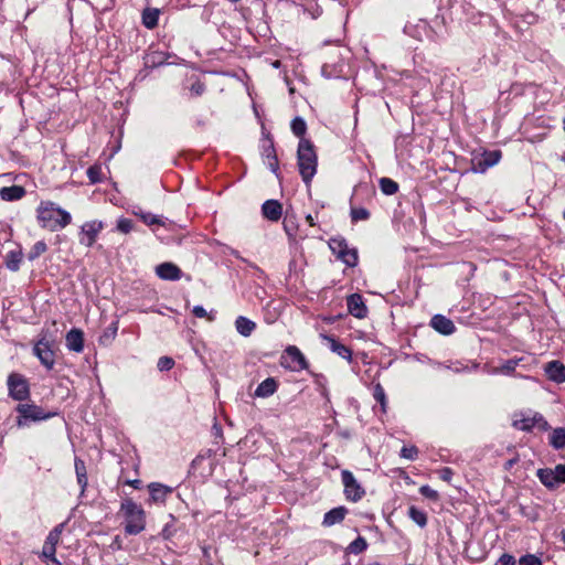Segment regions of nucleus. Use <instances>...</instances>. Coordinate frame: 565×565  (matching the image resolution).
Instances as JSON below:
<instances>
[{"label":"nucleus","instance_id":"nucleus-49","mask_svg":"<svg viewBox=\"0 0 565 565\" xmlns=\"http://www.w3.org/2000/svg\"><path fill=\"white\" fill-rule=\"evenodd\" d=\"M512 425L521 430H529L530 429V419L526 417H522L521 419L513 418Z\"/></svg>","mask_w":565,"mask_h":565},{"label":"nucleus","instance_id":"nucleus-36","mask_svg":"<svg viewBox=\"0 0 565 565\" xmlns=\"http://www.w3.org/2000/svg\"><path fill=\"white\" fill-rule=\"evenodd\" d=\"M291 130L297 137H302L307 130L306 121L300 117H296L291 121Z\"/></svg>","mask_w":565,"mask_h":565},{"label":"nucleus","instance_id":"nucleus-55","mask_svg":"<svg viewBox=\"0 0 565 565\" xmlns=\"http://www.w3.org/2000/svg\"><path fill=\"white\" fill-rule=\"evenodd\" d=\"M306 221H307V223H308L310 226H316L315 218H313V216H312L311 214H308V215L306 216Z\"/></svg>","mask_w":565,"mask_h":565},{"label":"nucleus","instance_id":"nucleus-7","mask_svg":"<svg viewBox=\"0 0 565 565\" xmlns=\"http://www.w3.org/2000/svg\"><path fill=\"white\" fill-rule=\"evenodd\" d=\"M537 477L546 488L555 489L565 483V465H557L554 469H539Z\"/></svg>","mask_w":565,"mask_h":565},{"label":"nucleus","instance_id":"nucleus-10","mask_svg":"<svg viewBox=\"0 0 565 565\" xmlns=\"http://www.w3.org/2000/svg\"><path fill=\"white\" fill-rule=\"evenodd\" d=\"M501 159L500 150L484 151L472 159V169L475 172L483 173L489 168L495 166Z\"/></svg>","mask_w":565,"mask_h":565},{"label":"nucleus","instance_id":"nucleus-60","mask_svg":"<svg viewBox=\"0 0 565 565\" xmlns=\"http://www.w3.org/2000/svg\"><path fill=\"white\" fill-rule=\"evenodd\" d=\"M113 544H116L118 546V548L120 547V539L118 536H116L115 541Z\"/></svg>","mask_w":565,"mask_h":565},{"label":"nucleus","instance_id":"nucleus-57","mask_svg":"<svg viewBox=\"0 0 565 565\" xmlns=\"http://www.w3.org/2000/svg\"><path fill=\"white\" fill-rule=\"evenodd\" d=\"M417 28L423 29L424 32H427V22L420 21V23L417 25Z\"/></svg>","mask_w":565,"mask_h":565},{"label":"nucleus","instance_id":"nucleus-21","mask_svg":"<svg viewBox=\"0 0 565 565\" xmlns=\"http://www.w3.org/2000/svg\"><path fill=\"white\" fill-rule=\"evenodd\" d=\"M348 510L344 507H338L324 514L322 524L324 526H332L340 523L347 515Z\"/></svg>","mask_w":565,"mask_h":565},{"label":"nucleus","instance_id":"nucleus-33","mask_svg":"<svg viewBox=\"0 0 565 565\" xmlns=\"http://www.w3.org/2000/svg\"><path fill=\"white\" fill-rule=\"evenodd\" d=\"M373 397L376 402L380 403L382 412L385 413L386 406H387V399H386L385 391L380 383L374 384Z\"/></svg>","mask_w":565,"mask_h":565},{"label":"nucleus","instance_id":"nucleus-16","mask_svg":"<svg viewBox=\"0 0 565 565\" xmlns=\"http://www.w3.org/2000/svg\"><path fill=\"white\" fill-rule=\"evenodd\" d=\"M544 372L546 377L553 382H565V365L559 361L547 362L544 365Z\"/></svg>","mask_w":565,"mask_h":565},{"label":"nucleus","instance_id":"nucleus-17","mask_svg":"<svg viewBox=\"0 0 565 565\" xmlns=\"http://www.w3.org/2000/svg\"><path fill=\"white\" fill-rule=\"evenodd\" d=\"M321 339L328 344L329 349L347 361L352 360V351L344 344L337 341L332 335L321 334Z\"/></svg>","mask_w":565,"mask_h":565},{"label":"nucleus","instance_id":"nucleus-8","mask_svg":"<svg viewBox=\"0 0 565 565\" xmlns=\"http://www.w3.org/2000/svg\"><path fill=\"white\" fill-rule=\"evenodd\" d=\"M342 483L344 486V494L345 498L352 502H356L363 498L365 494L364 489L356 481L353 473L349 470H343L341 472Z\"/></svg>","mask_w":565,"mask_h":565},{"label":"nucleus","instance_id":"nucleus-29","mask_svg":"<svg viewBox=\"0 0 565 565\" xmlns=\"http://www.w3.org/2000/svg\"><path fill=\"white\" fill-rule=\"evenodd\" d=\"M160 11L158 9H146L142 12V23L148 29H153L158 24Z\"/></svg>","mask_w":565,"mask_h":565},{"label":"nucleus","instance_id":"nucleus-19","mask_svg":"<svg viewBox=\"0 0 565 565\" xmlns=\"http://www.w3.org/2000/svg\"><path fill=\"white\" fill-rule=\"evenodd\" d=\"M263 215L273 222H277L282 214V206L276 200H267L262 206Z\"/></svg>","mask_w":565,"mask_h":565},{"label":"nucleus","instance_id":"nucleus-54","mask_svg":"<svg viewBox=\"0 0 565 565\" xmlns=\"http://www.w3.org/2000/svg\"><path fill=\"white\" fill-rule=\"evenodd\" d=\"M520 565H530V554H525L520 558Z\"/></svg>","mask_w":565,"mask_h":565},{"label":"nucleus","instance_id":"nucleus-35","mask_svg":"<svg viewBox=\"0 0 565 565\" xmlns=\"http://www.w3.org/2000/svg\"><path fill=\"white\" fill-rule=\"evenodd\" d=\"M46 249H47V246H46L45 242L39 241L30 249V252L28 254V258L30 260H34L38 257H40L43 253H45Z\"/></svg>","mask_w":565,"mask_h":565},{"label":"nucleus","instance_id":"nucleus-15","mask_svg":"<svg viewBox=\"0 0 565 565\" xmlns=\"http://www.w3.org/2000/svg\"><path fill=\"white\" fill-rule=\"evenodd\" d=\"M66 347L70 351L81 353L84 350V332L81 329H71L65 337Z\"/></svg>","mask_w":565,"mask_h":565},{"label":"nucleus","instance_id":"nucleus-46","mask_svg":"<svg viewBox=\"0 0 565 565\" xmlns=\"http://www.w3.org/2000/svg\"><path fill=\"white\" fill-rule=\"evenodd\" d=\"M118 326L117 322L111 323L106 331L104 332L103 337L100 338V341L104 343L106 340L111 341L115 339L117 334Z\"/></svg>","mask_w":565,"mask_h":565},{"label":"nucleus","instance_id":"nucleus-40","mask_svg":"<svg viewBox=\"0 0 565 565\" xmlns=\"http://www.w3.org/2000/svg\"><path fill=\"white\" fill-rule=\"evenodd\" d=\"M366 541L363 537L359 536L358 539L350 543L349 551L353 554H359L363 552L366 548Z\"/></svg>","mask_w":565,"mask_h":565},{"label":"nucleus","instance_id":"nucleus-20","mask_svg":"<svg viewBox=\"0 0 565 565\" xmlns=\"http://www.w3.org/2000/svg\"><path fill=\"white\" fill-rule=\"evenodd\" d=\"M278 388V383L274 377H267L256 388L254 395L256 397L266 398L271 396Z\"/></svg>","mask_w":565,"mask_h":565},{"label":"nucleus","instance_id":"nucleus-50","mask_svg":"<svg viewBox=\"0 0 565 565\" xmlns=\"http://www.w3.org/2000/svg\"><path fill=\"white\" fill-rule=\"evenodd\" d=\"M193 315L198 318H207L210 321L214 320V316L209 315L202 306H195L192 310Z\"/></svg>","mask_w":565,"mask_h":565},{"label":"nucleus","instance_id":"nucleus-43","mask_svg":"<svg viewBox=\"0 0 565 565\" xmlns=\"http://www.w3.org/2000/svg\"><path fill=\"white\" fill-rule=\"evenodd\" d=\"M132 228L134 222L131 220L122 217L117 221V230L120 233L128 234L132 231Z\"/></svg>","mask_w":565,"mask_h":565},{"label":"nucleus","instance_id":"nucleus-24","mask_svg":"<svg viewBox=\"0 0 565 565\" xmlns=\"http://www.w3.org/2000/svg\"><path fill=\"white\" fill-rule=\"evenodd\" d=\"M25 194V190L19 185L4 186L0 190V195L6 201L20 200Z\"/></svg>","mask_w":565,"mask_h":565},{"label":"nucleus","instance_id":"nucleus-22","mask_svg":"<svg viewBox=\"0 0 565 565\" xmlns=\"http://www.w3.org/2000/svg\"><path fill=\"white\" fill-rule=\"evenodd\" d=\"M149 492L153 502H163L168 494L172 492V489L161 483H150Z\"/></svg>","mask_w":565,"mask_h":565},{"label":"nucleus","instance_id":"nucleus-23","mask_svg":"<svg viewBox=\"0 0 565 565\" xmlns=\"http://www.w3.org/2000/svg\"><path fill=\"white\" fill-rule=\"evenodd\" d=\"M236 331L243 337H249L256 329V323L250 319L239 316L235 320Z\"/></svg>","mask_w":565,"mask_h":565},{"label":"nucleus","instance_id":"nucleus-6","mask_svg":"<svg viewBox=\"0 0 565 565\" xmlns=\"http://www.w3.org/2000/svg\"><path fill=\"white\" fill-rule=\"evenodd\" d=\"M9 396L14 401H25L30 397V386L26 379L18 373H11L8 376Z\"/></svg>","mask_w":565,"mask_h":565},{"label":"nucleus","instance_id":"nucleus-11","mask_svg":"<svg viewBox=\"0 0 565 565\" xmlns=\"http://www.w3.org/2000/svg\"><path fill=\"white\" fill-rule=\"evenodd\" d=\"M103 228L104 224L100 221H90L84 223L81 227L79 243L87 247L93 246Z\"/></svg>","mask_w":565,"mask_h":565},{"label":"nucleus","instance_id":"nucleus-61","mask_svg":"<svg viewBox=\"0 0 565 565\" xmlns=\"http://www.w3.org/2000/svg\"><path fill=\"white\" fill-rule=\"evenodd\" d=\"M278 65H279V61H276V62L274 63V66H275V67H278Z\"/></svg>","mask_w":565,"mask_h":565},{"label":"nucleus","instance_id":"nucleus-56","mask_svg":"<svg viewBox=\"0 0 565 565\" xmlns=\"http://www.w3.org/2000/svg\"><path fill=\"white\" fill-rule=\"evenodd\" d=\"M532 565H542V562L539 557L532 555Z\"/></svg>","mask_w":565,"mask_h":565},{"label":"nucleus","instance_id":"nucleus-2","mask_svg":"<svg viewBox=\"0 0 565 565\" xmlns=\"http://www.w3.org/2000/svg\"><path fill=\"white\" fill-rule=\"evenodd\" d=\"M297 163L299 173L306 185H309L317 172L318 157L312 142L301 138L297 150Z\"/></svg>","mask_w":565,"mask_h":565},{"label":"nucleus","instance_id":"nucleus-13","mask_svg":"<svg viewBox=\"0 0 565 565\" xmlns=\"http://www.w3.org/2000/svg\"><path fill=\"white\" fill-rule=\"evenodd\" d=\"M156 274L163 280L175 281L182 276L181 269L173 263L166 262L156 267Z\"/></svg>","mask_w":565,"mask_h":565},{"label":"nucleus","instance_id":"nucleus-32","mask_svg":"<svg viewBox=\"0 0 565 565\" xmlns=\"http://www.w3.org/2000/svg\"><path fill=\"white\" fill-rule=\"evenodd\" d=\"M380 189L384 194L393 195L398 191V184L390 178H381Z\"/></svg>","mask_w":565,"mask_h":565},{"label":"nucleus","instance_id":"nucleus-47","mask_svg":"<svg viewBox=\"0 0 565 565\" xmlns=\"http://www.w3.org/2000/svg\"><path fill=\"white\" fill-rule=\"evenodd\" d=\"M419 492L422 495H424L427 499L437 501L439 499L438 492L430 488L429 486L425 484L419 488Z\"/></svg>","mask_w":565,"mask_h":565},{"label":"nucleus","instance_id":"nucleus-51","mask_svg":"<svg viewBox=\"0 0 565 565\" xmlns=\"http://www.w3.org/2000/svg\"><path fill=\"white\" fill-rule=\"evenodd\" d=\"M205 90V85L199 81L191 85L190 92L194 96H200Z\"/></svg>","mask_w":565,"mask_h":565},{"label":"nucleus","instance_id":"nucleus-42","mask_svg":"<svg viewBox=\"0 0 565 565\" xmlns=\"http://www.w3.org/2000/svg\"><path fill=\"white\" fill-rule=\"evenodd\" d=\"M87 177L92 183L102 181V168L99 166H92L87 169Z\"/></svg>","mask_w":565,"mask_h":565},{"label":"nucleus","instance_id":"nucleus-18","mask_svg":"<svg viewBox=\"0 0 565 565\" xmlns=\"http://www.w3.org/2000/svg\"><path fill=\"white\" fill-rule=\"evenodd\" d=\"M430 326L441 334L449 335L456 330L454 322L441 315L431 318Z\"/></svg>","mask_w":565,"mask_h":565},{"label":"nucleus","instance_id":"nucleus-63","mask_svg":"<svg viewBox=\"0 0 565 565\" xmlns=\"http://www.w3.org/2000/svg\"><path fill=\"white\" fill-rule=\"evenodd\" d=\"M563 216H564V218H565V210H564Z\"/></svg>","mask_w":565,"mask_h":565},{"label":"nucleus","instance_id":"nucleus-5","mask_svg":"<svg viewBox=\"0 0 565 565\" xmlns=\"http://www.w3.org/2000/svg\"><path fill=\"white\" fill-rule=\"evenodd\" d=\"M33 354L47 370H52L54 367L55 345L53 341L47 340L45 337L41 338L33 347Z\"/></svg>","mask_w":565,"mask_h":565},{"label":"nucleus","instance_id":"nucleus-53","mask_svg":"<svg viewBox=\"0 0 565 565\" xmlns=\"http://www.w3.org/2000/svg\"><path fill=\"white\" fill-rule=\"evenodd\" d=\"M497 565H515V558L512 555L503 554Z\"/></svg>","mask_w":565,"mask_h":565},{"label":"nucleus","instance_id":"nucleus-37","mask_svg":"<svg viewBox=\"0 0 565 565\" xmlns=\"http://www.w3.org/2000/svg\"><path fill=\"white\" fill-rule=\"evenodd\" d=\"M370 217V212L365 207H352L351 218L353 222L366 221Z\"/></svg>","mask_w":565,"mask_h":565},{"label":"nucleus","instance_id":"nucleus-9","mask_svg":"<svg viewBox=\"0 0 565 565\" xmlns=\"http://www.w3.org/2000/svg\"><path fill=\"white\" fill-rule=\"evenodd\" d=\"M282 360L284 362L281 364L292 371L306 370L308 367V362L305 355L295 345L287 347L284 352Z\"/></svg>","mask_w":565,"mask_h":565},{"label":"nucleus","instance_id":"nucleus-26","mask_svg":"<svg viewBox=\"0 0 565 565\" xmlns=\"http://www.w3.org/2000/svg\"><path fill=\"white\" fill-rule=\"evenodd\" d=\"M75 472L77 482L82 488V491L87 487V471L84 460L75 458Z\"/></svg>","mask_w":565,"mask_h":565},{"label":"nucleus","instance_id":"nucleus-1","mask_svg":"<svg viewBox=\"0 0 565 565\" xmlns=\"http://www.w3.org/2000/svg\"><path fill=\"white\" fill-rule=\"evenodd\" d=\"M36 213L41 226L52 232L66 227L72 221L71 214L53 202H42Z\"/></svg>","mask_w":565,"mask_h":565},{"label":"nucleus","instance_id":"nucleus-48","mask_svg":"<svg viewBox=\"0 0 565 565\" xmlns=\"http://www.w3.org/2000/svg\"><path fill=\"white\" fill-rule=\"evenodd\" d=\"M418 454V449L415 446L403 447L401 449V457L409 460H415Z\"/></svg>","mask_w":565,"mask_h":565},{"label":"nucleus","instance_id":"nucleus-58","mask_svg":"<svg viewBox=\"0 0 565 565\" xmlns=\"http://www.w3.org/2000/svg\"><path fill=\"white\" fill-rule=\"evenodd\" d=\"M321 394H322V396H323L327 401H329V399H330V398H329V392H328V390H327L326 387H323V388H322Z\"/></svg>","mask_w":565,"mask_h":565},{"label":"nucleus","instance_id":"nucleus-52","mask_svg":"<svg viewBox=\"0 0 565 565\" xmlns=\"http://www.w3.org/2000/svg\"><path fill=\"white\" fill-rule=\"evenodd\" d=\"M439 478L446 482H450L452 478V470L448 467H445L438 471Z\"/></svg>","mask_w":565,"mask_h":565},{"label":"nucleus","instance_id":"nucleus-62","mask_svg":"<svg viewBox=\"0 0 565 565\" xmlns=\"http://www.w3.org/2000/svg\"><path fill=\"white\" fill-rule=\"evenodd\" d=\"M563 124H564V130H565V117H564Z\"/></svg>","mask_w":565,"mask_h":565},{"label":"nucleus","instance_id":"nucleus-31","mask_svg":"<svg viewBox=\"0 0 565 565\" xmlns=\"http://www.w3.org/2000/svg\"><path fill=\"white\" fill-rule=\"evenodd\" d=\"M408 516L420 527L427 524L426 513L414 505L408 509Z\"/></svg>","mask_w":565,"mask_h":565},{"label":"nucleus","instance_id":"nucleus-4","mask_svg":"<svg viewBox=\"0 0 565 565\" xmlns=\"http://www.w3.org/2000/svg\"><path fill=\"white\" fill-rule=\"evenodd\" d=\"M19 416L17 417V426L24 427L28 425V422H41L46 420L56 415V413L45 412L42 407L35 404H23L20 403L15 407Z\"/></svg>","mask_w":565,"mask_h":565},{"label":"nucleus","instance_id":"nucleus-25","mask_svg":"<svg viewBox=\"0 0 565 565\" xmlns=\"http://www.w3.org/2000/svg\"><path fill=\"white\" fill-rule=\"evenodd\" d=\"M265 164L273 171L276 175L278 173V159L275 152V148L273 145H269L264 149Z\"/></svg>","mask_w":565,"mask_h":565},{"label":"nucleus","instance_id":"nucleus-28","mask_svg":"<svg viewBox=\"0 0 565 565\" xmlns=\"http://www.w3.org/2000/svg\"><path fill=\"white\" fill-rule=\"evenodd\" d=\"M550 444L555 449L565 447V427L555 428L550 435Z\"/></svg>","mask_w":565,"mask_h":565},{"label":"nucleus","instance_id":"nucleus-38","mask_svg":"<svg viewBox=\"0 0 565 565\" xmlns=\"http://www.w3.org/2000/svg\"><path fill=\"white\" fill-rule=\"evenodd\" d=\"M339 259H341L348 266L354 267L358 263V253L355 249H348L339 257Z\"/></svg>","mask_w":565,"mask_h":565},{"label":"nucleus","instance_id":"nucleus-34","mask_svg":"<svg viewBox=\"0 0 565 565\" xmlns=\"http://www.w3.org/2000/svg\"><path fill=\"white\" fill-rule=\"evenodd\" d=\"M332 253L339 258L343 253L350 249L344 239L332 238L329 243Z\"/></svg>","mask_w":565,"mask_h":565},{"label":"nucleus","instance_id":"nucleus-30","mask_svg":"<svg viewBox=\"0 0 565 565\" xmlns=\"http://www.w3.org/2000/svg\"><path fill=\"white\" fill-rule=\"evenodd\" d=\"M134 214L138 217L141 218V221L148 225V226H152V225H164V222L161 220L160 216L158 215H154L152 213H149V212H143L141 210L139 211H134Z\"/></svg>","mask_w":565,"mask_h":565},{"label":"nucleus","instance_id":"nucleus-27","mask_svg":"<svg viewBox=\"0 0 565 565\" xmlns=\"http://www.w3.org/2000/svg\"><path fill=\"white\" fill-rule=\"evenodd\" d=\"M21 262H22V252L21 250H11L6 256V266L8 269H10L12 271L19 270Z\"/></svg>","mask_w":565,"mask_h":565},{"label":"nucleus","instance_id":"nucleus-44","mask_svg":"<svg viewBox=\"0 0 565 565\" xmlns=\"http://www.w3.org/2000/svg\"><path fill=\"white\" fill-rule=\"evenodd\" d=\"M173 365H174V361L170 356H161L157 363V367L161 372L171 370L173 367Z\"/></svg>","mask_w":565,"mask_h":565},{"label":"nucleus","instance_id":"nucleus-41","mask_svg":"<svg viewBox=\"0 0 565 565\" xmlns=\"http://www.w3.org/2000/svg\"><path fill=\"white\" fill-rule=\"evenodd\" d=\"M56 547L44 543L42 555L52 562L51 565H58V561L55 558Z\"/></svg>","mask_w":565,"mask_h":565},{"label":"nucleus","instance_id":"nucleus-45","mask_svg":"<svg viewBox=\"0 0 565 565\" xmlns=\"http://www.w3.org/2000/svg\"><path fill=\"white\" fill-rule=\"evenodd\" d=\"M61 526H62V525H60V526L55 527L54 530H52V531L49 533V535H47V537H46V540H45V542H44V543H46V544H49V545H52V546L56 547V544H57V543H58V541H60Z\"/></svg>","mask_w":565,"mask_h":565},{"label":"nucleus","instance_id":"nucleus-59","mask_svg":"<svg viewBox=\"0 0 565 565\" xmlns=\"http://www.w3.org/2000/svg\"><path fill=\"white\" fill-rule=\"evenodd\" d=\"M409 30H411V25H408V24H407V25H405V31H406V32H408V33L411 34V31H409ZM412 35H413V36H416V38H418V39H420V35H419V34H413V33H412Z\"/></svg>","mask_w":565,"mask_h":565},{"label":"nucleus","instance_id":"nucleus-3","mask_svg":"<svg viewBox=\"0 0 565 565\" xmlns=\"http://www.w3.org/2000/svg\"><path fill=\"white\" fill-rule=\"evenodd\" d=\"M120 513L125 519V533L137 535L146 527V512L140 504L131 499H125L120 505Z\"/></svg>","mask_w":565,"mask_h":565},{"label":"nucleus","instance_id":"nucleus-14","mask_svg":"<svg viewBox=\"0 0 565 565\" xmlns=\"http://www.w3.org/2000/svg\"><path fill=\"white\" fill-rule=\"evenodd\" d=\"M347 306L349 312L355 318H364L367 313V308L363 301V298L359 294H352L347 299Z\"/></svg>","mask_w":565,"mask_h":565},{"label":"nucleus","instance_id":"nucleus-39","mask_svg":"<svg viewBox=\"0 0 565 565\" xmlns=\"http://www.w3.org/2000/svg\"><path fill=\"white\" fill-rule=\"evenodd\" d=\"M532 428H537L540 430H547L550 429V425L547 420L539 413H535L532 415Z\"/></svg>","mask_w":565,"mask_h":565},{"label":"nucleus","instance_id":"nucleus-12","mask_svg":"<svg viewBox=\"0 0 565 565\" xmlns=\"http://www.w3.org/2000/svg\"><path fill=\"white\" fill-rule=\"evenodd\" d=\"M526 358L524 355L520 358H512L503 363L497 370L503 374H515L518 376L526 379L527 375L524 373L526 371L527 364L525 363Z\"/></svg>","mask_w":565,"mask_h":565}]
</instances>
